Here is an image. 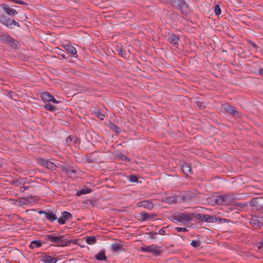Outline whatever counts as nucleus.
<instances>
[{"label":"nucleus","instance_id":"obj_47","mask_svg":"<svg viewBox=\"0 0 263 263\" xmlns=\"http://www.w3.org/2000/svg\"><path fill=\"white\" fill-rule=\"evenodd\" d=\"M122 159H127V158L125 156H123V158H122Z\"/></svg>","mask_w":263,"mask_h":263},{"label":"nucleus","instance_id":"obj_37","mask_svg":"<svg viewBox=\"0 0 263 263\" xmlns=\"http://www.w3.org/2000/svg\"><path fill=\"white\" fill-rule=\"evenodd\" d=\"M96 116L99 118L101 120H103L104 119V115L101 113L100 111H97L96 112Z\"/></svg>","mask_w":263,"mask_h":263},{"label":"nucleus","instance_id":"obj_27","mask_svg":"<svg viewBox=\"0 0 263 263\" xmlns=\"http://www.w3.org/2000/svg\"><path fill=\"white\" fill-rule=\"evenodd\" d=\"M42 246L41 242L39 240L32 241L30 245V248L34 249L35 248H39Z\"/></svg>","mask_w":263,"mask_h":263},{"label":"nucleus","instance_id":"obj_21","mask_svg":"<svg viewBox=\"0 0 263 263\" xmlns=\"http://www.w3.org/2000/svg\"><path fill=\"white\" fill-rule=\"evenodd\" d=\"M154 216L146 213H140L139 220L142 221L152 219Z\"/></svg>","mask_w":263,"mask_h":263},{"label":"nucleus","instance_id":"obj_45","mask_svg":"<svg viewBox=\"0 0 263 263\" xmlns=\"http://www.w3.org/2000/svg\"><path fill=\"white\" fill-rule=\"evenodd\" d=\"M72 137L71 136H68L66 139V144L68 145V146H70V142L72 141Z\"/></svg>","mask_w":263,"mask_h":263},{"label":"nucleus","instance_id":"obj_20","mask_svg":"<svg viewBox=\"0 0 263 263\" xmlns=\"http://www.w3.org/2000/svg\"><path fill=\"white\" fill-rule=\"evenodd\" d=\"M65 49L71 53L73 57H76L77 55V52L76 48L70 45H65Z\"/></svg>","mask_w":263,"mask_h":263},{"label":"nucleus","instance_id":"obj_25","mask_svg":"<svg viewBox=\"0 0 263 263\" xmlns=\"http://www.w3.org/2000/svg\"><path fill=\"white\" fill-rule=\"evenodd\" d=\"M91 191L92 190L90 188L83 189L82 190L78 191L76 193V195L78 196H80L83 194L90 193V192H91Z\"/></svg>","mask_w":263,"mask_h":263},{"label":"nucleus","instance_id":"obj_4","mask_svg":"<svg viewBox=\"0 0 263 263\" xmlns=\"http://www.w3.org/2000/svg\"><path fill=\"white\" fill-rule=\"evenodd\" d=\"M195 218L201 221L206 222H217V217L205 214H195Z\"/></svg>","mask_w":263,"mask_h":263},{"label":"nucleus","instance_id":"obj_30","mask_svg":"<svg viewBox=\"0 0 263 263\" xmlns=\"http://www.w3.org/2000/svg\"><path fill=\"white\" fill-rule=\"evenodd\" d=\"M8 44H9L10 46L13 48H16L17 47L18 42L12 37L10 41L9 42Z\"/></svg>","mask_w":263,"mask_h":263},{"label":"nucleus","instance_id":"obj_41","mask_svg":"<svg viewBox=\"0 0 263 263\" xmlns=\"http://www.w3.org/2000/svg\"><path fill=\"white\" fill-rule=\"evenodd\" d=\"M11 1L15 4H18L22 5H27L26 3H25V2H24L22 1H20V0H11Z\"/></svg>","mask_w":263,"mask_h":263},{"label":"nucleus","instance_id":"obj_5","mask_svg":"<svg viewBox=\"0 0 263 263\" xmlns=\"http://www.w3.org/2000/svg\"><path fill=\"white\" fill-rule=\"evenodd\" d=\"M140 250L143 252L151 253L154 255H159L160 252L157 247L154 245L141 247Z\"/></svg>","mask_w":263,"mask_h":263},{"label":"nucleus","instance_id":"obj_24","mask_svg":"<svg viewBox=\"0 0 263 263\" xmlns=\"http://www.w3.org/2000/svg\"><path fill=\"white\" fill-rule=\"evenodd\" d=\"M123 248V246L118 243H113L111 246L112 250L115 252H117L121 250Z\"/></svg>","mask_w":263,"mask_h":263},{"label":"nucleus","instance_id":"obj_12","mask_svg":"<svg viewBox=\"0 0 263 263\" xmlns=\"http://www.w3.org/2000/svg\"><path fill=\"white\" fill-rule=\"evenodd\" d=\"M41 97L42 100L44 101H51L57 104L59 103V101L57 100L51 94L47 91L42 93Z\"/></svg>","mask_w":263,"mask_h":263},{"label":"nucleus","instance_id":"obj_43","mask_svg":"<svg viewBox=\"0 0 263 263\" xmlns=\"http://www.w3.org/2000/svg\"><path fill=\"white\" fill-rule=\"evenodd\" d=\"M175 229L178 232H181V231L187 232V229L186 228H185L177 227Z\"/></svg>","mask_w":263,"mask_h":263},{"label":"nucleus","instance_id":"obj_40","mask_svg":"<svg viewBox=\"0 0 263 263\" xmlns=\"http://www.w3.org/2000/svg\"><path fill=\"white\" fill-rule=\"evenodd\" d=\"M217 221L219 223H222L223 222H229V220L225 219V218H221L219 217H217Z\"/></svg>","mask_w":263,"mask_h":263},{"label":"nucleus","instance_id":"obj_36","mask_svg":"<svg viewBox=\"0 0 263 263\" xmlns=\"http://www.w3.org/2000/svg\"><path fill=\"white\" fill-rule=\"evenodd\" d=\"M214 12L216 15H219L221 14V9L220 8L219 6L217 5H216L215 6Z\"/></svg>","mask_w":263,"mask_h":263},{"label":"nucleus","instance_id":"obj_13","mask_svg":"<svg viewBox=\"0 0 263 263\" xmlns=\"http://www.w3.org/2000/svg\"><path fill=\"white\" fill-rule=\"evenodd\" d=\"M0 7L9 16H14L17 14V12L14 9L11 8L7 4H1Z\"/></svg>","mask_w":263,"mask_h":263},{"label":"nucleus","instance_id":"obj_11","mask_svg":"<svg viewBox=\"0 0 263 263\" xmlns=\"http://www.w3.org/2000/svg\"><path fill=\"white\" fill-rule=\"evenodd\" d=\"M41 260L44 263H56L58 259L57 257L51 256L44 253L41 256Z\"/></svg>","mask_w":263,"mask_h":263},{"label":"nucleus","instance_id":"obj_1","mask_svg":"<svg viewBox=\"0 0 263 263\" xmlns=\"http://www.w3.org/2000/svg\"><path fill=\"white\" fill-rule=\"evenodd\" d=\"M46 240L54 243V246L65 247L70 243V241L65 239L64 235H56L55 234H48L45 236Z\"/></svg>","mask_w":263,"mask_h":263},{"label":"nucleus","instance_id":"obj_28","mask_svg":"<svg viewBox=\"0 0 263 263\" xmlns=\"http://www.w3.org/2000/svg\"><path fill=\"white\" fill-rule=\"evenodd\" d=\"M116 50L119 55L122 57L125 58L126 53L125 50L121 47L118 46Z\"/></svg>","mask_w":263,"mask_h":263},{"label":"nucleus","instance_id":"obj_39","mask_svg":"<svg viewBox=\"0 0 263 263\" xmlns=\"http://www.w3.org/2000/svg\"><path fill=\"white\" fill-rule=\"evenodd\" d=\"M58 221L60 224H64L66 222V220L63 218V216L62 215L61 217L58 218Z\"/></svg>","mask_w":263,"mask_h":263},{"label":"nucleus","instance_id":"obj_15","mask_svg":"<svg viewBox=\"0 0 263 263\" xmlns=\"http://www.w3.org/2000/svg\"><path fill=\"white\" fill-rule=\"evenodd\" d=\"M253 66L258 67V69L254 71L256 74L263 76V63L261 62H254Z\"/></svg>","mask_w":263,"mask_h":263},{"label":"nucleus","instance_id":"obj_33","mask_svg":"<svg viewBox=\"0 0 263 263\" xmlns=\"http://www.w3.org/2000/svg\"><path fill=\"white\" fill-rule=\"evenodd\" d=\"M110 128L116 134H119L121 132V129L115 124H111Z\"/></svg>","mask_w":263,"mask_h":263},{"label":"nucleus","instance_id":"obj_46","mask_svg":"<svg viewBox=\"0 0 263 263\" xmlns=\"http://www.w3.org/2000/svg\"><path fill=\"white\" fill-rule=\"evenodd\" d=\"M28 188V186H22L20 187V191L21 192H24L26 190H27Z\"/></svg>","mask_w":263,"mask_h":263},{"label":"nucleus","instance_id":"obj_29","mask_svg":"<svg viewBox=\"0 0 263 263\" xmlns=\"http://www.w3.org/2000/svg\"><path fill=\"white\" fill-rule=\"evenodd\" d=\"M44 107L48 110L50 111H55L56 107L54 105H53L50 103H46L44 105Z\"/></svg>","mask_w":263,"mask_h":263},{"label":"nucleus","instance_id":"obj_6","mask_svg":"<svg viewBox=\"0 0 263 263\" xmlns=\"http://www.w3.org/2000/svg\"><path fill=\"white\" fill-rule=\"evenodd\" d=\"M250 224L253 229L260 228L263 226V218L254 216L250 219Z\"/></svg>","mask_w":263,"mask_h":263},{"label":"nucleus","instance_id":"obj_23","mask_svg":"<svg viewBox=\"0 0 263 263\" xmlns=\"http://www.w3.org/2000/svg\"><path fill=\"white\" fill-rule=\"evenodd\" d=\"M177 199L174 197H164L162 199V201L169 204L176 203Z\"/></svg>","mask_w":263,"mask_h":263},{"label":"nucleus","instance_id":"obj_3","mask_svg":"<svg viewBox=\"0 0 263 263\" xmlns=\"http://www.w3.org/2000/svg\"><path fill=\"white\" fill-rule=\"evenodd\" d=\"M171 5L177 9L181 11L182 13H187L189 8L187 4L184 0H170Z\"/></svg>","mask_w":263,"mask_h":263},{"label":"nucleus","instance_id":"obj_48","mask_svg":"<svg viewBox=\"0 0 263 263\" xmlns=\"http://www.w3.org/2000/svg\"><path fill=\"white\" fill-rule=\"evenodd\" d=\"M71 172L74 173L76 172H75L74 171H73V170H71Z\"/></svg>","mask_w":263,"mask_h":263},{"label":"nucleus","instance_id":"obj_26","mask_svg":"<svg viewBox=\"0 0 263 263\" xmlns=\"http://www.w3.org/2000/svg\"><path fill=\"white\" fill-rule=\"evenodd\" d=\"M96 237L93 236H88L85 238V241L88 245H93L96 242Z\"/></svg>","mask_w":263,"mask_h":263},{"label":"nucleus","instance_id":"obj_22","mask_svg":"<svg viewBox=\"0 0 263 263\" xmlns=\"http://www.w3.org/2000/svg\"><path fill=\"white\" fill-rule=\"evenodd\" d=\"M95 258L98 260H105L106 257L105 254V251L102 250L96 255Z\"/></svg>","mask_w":263,"mask_h":263},{"label":"nucleus","instance_id":"obj_16","mask_svg":"<svg viewBox=\"0 0 263 263\" xmlns=\"http://www.w3.org/2000/svg\"><path fill=\"white\" fill-rule=\"evenodd\" d=\"M5 26L11 29L14 28L15 26L20 27V25L17 22L14 20H11L10 18H8Z\"/></svg>","mask_w":263,"mask_h":263},{"label":"nucleus","instance_id":"obj_14","mask_svg":"<svg viewBox=\"0 0 263 263\" xmlns=\"http://www.w3.org/2000/svg\"><path fill=\"white\" fill-rule=\"evenodd\" d=\"M137 206L138 207H142L148 210H151L154 207V204L149 200H143L138 202Z\"/></svg>","mask_w":263,"mask_h":263},{"label":"nucleus","instance_id":"obj_38","mask_svg":"<svg viewBox=\"0 0 263 263\" xmlns=\"http://www.w3.org/2000/svg\"><path fill=\"white\" fill-rule=\"evenodd\" d=\"M157 235H158L157 232H151L148 233L149 237L151 239H155Z\"/></svg>","mask_w":263,"mask_h":263},{"label":"nucleus","instance_id":"obj_44","mask_svg":"<svg viewBox=\"0 0 263 263\" xmlns=\"http://www.w3.org/2000/svg\"><path fill=\"white\" fill-rule=\"evenodd\" d=\"M158 234L160 235H165V228H162L160 229L158 231Z\"/></svg>","mask_w":263,"mask_h":263},{"label":"nucleus","instance_id":"obj_31","mask_svg":"<svg viewBox=\"0 0 263 263\" xmlns=\"http://www.w3.org/2000/svg\"><path fill=\"white\" fill-rule=\"evenodd\" d=\"M62 215L63 216V218L66 220H69L70 218H71V214L67 211H64L62 213Z\"/></svg>","mask_w":263,"mask_h":263},{"label":"nucleus","instance_id":"obj_32","mask_svg":"<svg viewBox=\"0 0 263 263\" xmlns=\"http://www.w3.org/2000/svg\"><path fill=\"white\" fill-rule=\"evenodd\" d=\"M201 244V242L199 240H192L191 243V245L195 248H197V247H199Z\"/></svg>","mask_w":263,"mask_h":263},{"label":"nucleus","instance_id":"obj_18","mask_svg":"<svg viewBox=\"0 0 263 263\" xmlns=\"http://www.w3.org/2000/svg\"><path fill=\"white\" fill-rule=\"evenodd\" d=\"M12 36L8 33H4L0 35V40L4 44H8L10 41Z\"/></svg>","mask_w":263,"mask_h":263},{"label":"nucleus","instance_id":"obj_19","mask_svg":"<svg viewBox=\"0 0 263 263\" xmlns=\"http://www.w3.org/2000/svg\"><path fill=\"white\" fill-rule=\"evenodd\" d=\"M181 168L182 172L186 175L188 176L192 174V168L187 163H183Z\"/></svg>","mask_w":263,"mask_h":263},{"label":"nucleus","instance_id":"obj_9","mask_svg":"<svg viewBox=\"0 0 263 263\" xmlns=\"http://www.w3.org/2000/svg\"><path fill=\"white\" fill-rule=\"evenodd\" d=\"M230 197L228 195L217 196L214 197L215 203L218 204H226L229 202Z\"/></svg>","mask_w":263,"mask_h":263},{"label":"nucleus","instance_id":"obj_10","mask_svg":"<svg viewBox=\"0 0 263 263\" xmlns=\"http://www.w3.org/2000/svg\"><path fill=\"white\" fill-rule=\"evenodd\" d=\"M221 109L224 111H226L233 115H238V114L235 107L232 106L228 103L222 104L221 105Z\"/></svg>","mask_w":263,"mask_h":263},{"label":"nucleus","instance_id":"obj_42","mask_svg":"<svg viewBox=\"0 0 263 263\" xmlns=\"http://www.w3.org/2000/svg\"><path fill=\"white\" fill-rule=\"evenodd\" d=\"M248 43L249 44H250L251 46H253L255 49H258L259 47L256 45L254 42L251 41V40H248Z\"/></svg>","mask_w":263,"mask_h":263},{"label":"nucleus","instance_id":"obj_7","mask_svg":"<svg viewBox=\"0 0 263 263\" xmlns=\"http://www.w3.org/2000/svg\"><path fill=\"white\" fill-rule=\"evenodd\" d=\"M40 214H44L45 218L50 222H53L54 220L58 219L54 212L52 211H40L39 212Z\"/></svg>","mask_w":263,"mask_h":263},{"label":"nucleus","instance_id":"obj_34","mask_svg":"<svg viewBox=\"0 0 263 263\" xmlns=\"http://www.w3.org/2000/svg\"><path fill=\"white\" fill-rule=\"evenodd\" d=\"M128 180L131 182H137L138 178L137 176L134 175H129L128 177Z\"/></svg>","mask_w":263,"mask_h":263},{"label":"nucleus","instance_id":"obj_2","mask_svg":"<svg viewBox=\"0 0 263 263\" xmlns=\"http://www.w3.org/2000/svg\"><path fill=\"white\" fill-rule=\"evenodd\" d=\"M175 222L185 223L191 221L195 218V213H178L173 216Z\"/></svg>","mask_w":263,"mask_h":263},{"label":"nucleus","instance_id":"obj_8","mask_svg":"<svg viewBox=\"0 0 263 263\" xmlns=\"http://www.w3.org/2000/svg\"><path fill=\"white\" fill-rule=\"evenodd\" d=\"M38 162L43 166L47 167L51 170H55L57 168V166L53 162L43 158H39Z\"/></svg>","mask_w":263,"mask_h":263},{"label":"nucleus","instance_id":"obj_35","mask_svg":"<svg viewBox=\"0 0 263 263\" xmlns=\"http://www.w3.org/2000/svg\"><path fill=\"white\" fill-rule=\"evenodd\" d=\"M8 17H7L5 15H0V23H2L3 25H5L6 22L8 20Z\"/></svg>","mask_w":263,"mask_h":263},{"label":"nucleus","instance_id":"obj_17","mask_svg":"<svg viewBox=\"0 0 263 263\" xmlns=\"http://www.w3.org/2000/svg\"><path fill=\"white\" fill-rule=\"evenodd\" d=\"M168 40L171 44L177 46L178 45L179 39L175 34H172L168 36Z\"/></svg>","mask_w":263,"mask_h":263}]
</instances>
